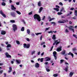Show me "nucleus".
Masks as SVG:
<instances>
[{
	"label": "nucleus",
	"mask_w": 77,
	"mask_h": 77,
	"mask_svg": "<svg viewBox=\"0 0 77 77\" xmlns=\"http://www.w3.org/2000/svg\"><path fill=\"white\" fill-rule=\"evenodd\" d=\"M35 67H36V68H39V64L38 63H35Z\"/></svg>",
	"instance_id": "nucleus-16"
},
{
	"label": "nucleus",
	"mask_w": 77,
	"mask_h": 77,
	"mask_svg": "<svg viewBox=\"0 0 77 77\" xmlns=\"http://www.w3.org/2000/svg\"><path fill=\"white\" fill-rule=\"evenodd\" d=\"M43 59H44V58H42L40 59V62H43Z\"/></svg>",
	"instance_id": "nucleus-43"
},
{
	"label": "nucleus",
	"mask_w": 77,
	"mask_h": 77,
	"mask_svg": "<svg viewBox=\"0 0 77 77\" xmlns=\"http://www.w3.org/2000/svg\"><path fill=\"white\" fill-rule=\"evenodd\" d=\"M5 55L6 56V57H7L8 58H11V56L9 55V54L8 52L6 53Z\"/></svg>",
	"instance_id": "nucleus-6"
},
{
	"label": "nucleus",
	"mask_w": 77,
	"mask_h": 77,
	"mask_svg": "<svg viewBox=\"0 0 77 77\" xmlns=\"http://www.w3.org/2000/svg\"><path fill=\"white\" fill-rule=\"evenodd\" d=\"M9 70L8 71V72L9 73L11 72H12V67H9Z\"/></svg>",
	"instance_id": "nucleus-17"
},
{
	"label": "nucleus",
	"mask_w": 77,
	"mask_h": 77,
	"mask_svg": "<svg viewBox=\"0 0 77 77\" xmlns=\"http://www.w3.org/2000/svg\"><path fill=\"white\" fill-rule=\"evenodd\" d=\"M66 21L65 20H63V21H58V23H66Z\"/></svg>",
	"instance_id": "nucleus-10"
},
{
	"label": "nucleus",
	"mask_w": 77,
	"mask_h": 77,
	"mask_svg": "<svg viewBox=\"0 0 77 77\" xmlns=\"http://www.w3.org/2000/svg\"><path fill=\"white\" fill-rule=\"evenodd\" d=\"M42 9H43V7H41L39 9V10L38 11V13H41V12H42Z\"/></svg>",
	"instance_id": "nucleus-13"
},
{
	"label": "nucleus",
	"mask_w": 77,
	"mask_h": 77,
	"mask_svg": "<svg viewBox=\"0 0 77 77\" xmlns=\"http://www.w3.org/2000/svg\"><path fill=\"white\" fill-rule=\"evenodd\" d=\"M65 64L66 65H69V63H67L66 62H65Z\"/></svg>",
	"instance_id": "nucleus-52"
},
{
	"label": "nucleus",
	"mask_w": 77,
	"mask_h": 77,
	"mask_svg": "<svg viewBox=\"0 0 77 77\" xmlns=\"http://www.w3.org/2000/svg\"><path fill=\"white\" fill-rule=\"evenodd\" d=\"M54 77H57V76H58V74H54L53 75Z\"/></svg>",
	"instance_id": "nucleus-37"
},
{
	"label": "nucleus",
	"mask_w": 77,
	"mask_h": 77,
	"mask_svg": "<svg viewBox=\"0 0 77 77\" xmlns=\"http://www.w3.org/2000/svg\"><path fill=\"white\" fill-rule=\"evenodd\" d=\"M2 6H6V3L5 2H2Z\"/></svg>",
	"instance_id": "nucleus-30"
},
{
	"label": "nucleus",
	"mask_w": 77,
	"mask_h": 77,
	"mask_svg": "<svg viewBox=\"0 0 77 77\" xmlns=\"http://www.w3.org/2000/svg\"><path fill=\"white\" fill-rule=\"evenodd\" d=\"M3 72V70H1V71H0V73L1 74H2V73Z\"/></svg>",
	"instance_id": "nucleus-61"
},
{
	"label": "nucleus",
	"mask_w": 77,
	"mask_h": 77,
	"mask_svg": "<svg viewBox=\"0 0 77 77\" xmlns=\"http://www.w3.org/2000/svg\"><path fill=\"white\" fill-rule=\"evenodd\" d=\"M43 44H45V42L41 43V45H42Z\"/></svg>",
	"instance_id": "nucleus-47"
},
{
	"label": "nucleus",
	"mask_w": 77,
	"mask_h": 77,
	"mask_svg": "<svg viewBox=\"0 0 77 77\" xmlns=\"http://www.w3.org/2000/svg\"><path fill=\"white\" fill-rule=\"evenodd\" d=\"M42 35L40 38V39L41 41H42Z\"/></svg>",
	"instance_id": "nucleus-55"
},
{
	"label": "nucleus",
	"mask_w": 77,
	"mask_h": 77,
	"mask_svg": "<svg viewBox=\"0 0 77 77\" xmlns=\"http://www.w3.org/2000/svg\"><path fill=\"white\" fill-rule=\"evenodd\" d=\"M12 27L14 32H15L16 30H17V25L15 24H13Z\"/></svg>",
	"instance_id": "nucleus-4"
},
{
	"label": "nucleus",
	"mask_w": 77,
	"mask_h": 77,
	"mask_svg": "<svg viewBox=\"0 0 77 77\" xmlns=\"http://www.w3.org/2000/svg\"><path fill=\"white\" fill-rule=\"evenodd\" d=\"M11 23H15V20H11L10 21Z\"/></svg>",
	"instance_id": "nucleus-39"
},
{
	"label": "nucleus",
	"mask_w": 77,
	"mask_h": 77,
	"mask_svg": "<svg viewBox=\"0 0 77 77\" xmlns=\"http://www.w3.org/2000/svg\"><path fill=\"white\" fill-rule=\"evenodd\" d=\"M57 14L58 15H62V14H63V13H62L61 12H58L57 13Z\"/></svg>",
	"instance_id": "nucleus-32"
},
{
	"label": "nucleus",
	"mask_w": 77,
	"mask_h": 77,
	"mask_svg": "<svg viewBox=\"0 0 77 77\" xmlns=\"http://www.w3.org/2000/svg\"><path fill=\"white\" fill-rule=\"evenodd\" d=\"M48 33H53V32H52V31H50L48 32Z\"/></svg>",
	"instance_id": "nucleus-51"
},
{
	"label": "nucleus",
	"mask_w": 77,
	"mask_h": 77,
	"mask_svg": "<svg viewBox=\"0 0 77 77\" xmlns=\"http://www.w3.org/2000/svg\"><path fill=\"white\" fill-rule=\"evenodd\" d=\"M74 74V72H71L69 74V77H72V76Z\"/></svg>",
	"instance_id": "nucleus-15"
},
{
	"label": "nucleus",
	"mask_w": 77,
	"mask_h": 77,
	"mask_svg": "<svg viewBox=\"0 0 77 77\" xmlns=\"http://www.w3.org/2000/svg\"><path fill=\"white\" fill-rule=\"evenodd\" d=\"M33 14V12H32V11H31L30 12H29V15H32V14Z\"/></svg>",
	"instance_id": "nucleus-45"
},
{
	"label": "nucleus",
	"mask_w": 77,
	"mask_h": 77,
	"mask_svg": "<svg viewBox=\"0 0 77 77\" xmlns=\"http://www.w3.org/2000/svg\"><path fill=\"white\" fill-rule=\"evenodd\" d=\"M38 5L39 7L41 6V1L39 2L38 3Z\"/></svg>",
	"instance_id": "nucleus-19"
},
{
	"label": "nucleus",
	"mask_w": 77,
	"mask_h": 77,
	"mask_svg": "<svg viewBox=\"0 0 77 77\" xmlns=\"http://www.w3.org/2000/svg\"><path fill=\"white\" fill-rule=\"evenodd\" d=\"M40 53H41V52L40 51H39L38 53V55H40Z\"/></svg>",
	"instance_id": "nucleus-62"
},
{
	"label": "nucleus",
	"mask_w": 77,
	"mask_h": 77,
	"mask_svg": "<svg viewBox=\"0 0 77 77\" xmlns=\"http://www.w3.org/2000/svg\"><path fill=\"white\" fill-rule=\"evenodd\" d=\"M17 5H20V2H16Z\"/></svg>",
	"instance_id": "nucleus-59"
},
{
	"label": "nucleus",
	"mask_w": 77,
	"mask_h": 77,
	"mask_svg": "<svg viewBox=\"0 0 77 77\" xmlns=\"http://www.w3.org/2000/svg\"><path fill=\"white\" fill-rule=\"evenodd\" d=\"M10 15L11 16L13 17H16V15L15 12H12L10 13Z\"/></svg>",
	"instance_id": "nucleus-5"
},
{
	"label": "nucleus",
	"mask_w": 77,
	"mask_h": 77,
	"mask_svg": "<svg viewBox=\"0 0 77 77\" xmlns=\"http://www.w3.org/2000/svg\"><path fill=\"white\" fill-rule=\"evenodd\" d=\"M54 10H56V11H57V12H58L59 11V9L58 8H54Z\"/></svg>",
	"instance_id": "nucleus-23"
},
{
	"label": "nucleus",
	"mask_w": 77,
	"mask_h": 77,
	"mask_svg": "<svg viewBox=\"0 0 77 77\" xmlns=\"http://www.w3.org/2000/svg\"><path fill=\"white\" fill-rule=\"evenodd\" d=\"M30 44H26L25 43L23 44V47L24 48H30Z\"/></svg>",
	"instance_id": "nucleus-3"
},
{
	"label": "nucleus",
	"mask_w": 77,
	"mask_h": 77,
	"mask_svg": "<svg viewBox=\"0 0 77 77\" xmlns=\"http://www.w3.org/2000/svg\"><path fill=\"white\" fill-rule=\"evenodd\" d=\"M68 55H71L72 56V57L73 58L74 57V54L72 53H71V52H69V53L68 54Z\"/></svg>",
	"instance_id": "nucleus-11"
},
{
	"label": "nucleus",
	"mask_w": 77,
	"mask_h": 77,
	"mask_svg": "<svg viewBox=\"0 0 77 77\" xmlns=\"http://www.w3.org/2000/svg\"><path fill=\"white\" fill-rule=\"evenodd\" d=\"M9 47H11V45L9 44L7 45V48H9Z\"/></svg>",
	"instance_id": "nucleus-28"
},
{
	"label": "nucleus",
	"mask_w": 77,
	"mask_h": 77,
	"mask_svg": "<svg viewBox=\"0 0 77 77\" xmlns=\"http://www.w3.org/2000/svg\"><path fill=\"white\" fill-rule=\"evenodd\" d=\"M72 51L74 52H75V51H77V48H76L75 47L72 48Z\"/></svg>",
	"instance_id": "nucleus-20"
},
{
	"label": "nucleus",
	"mask_w": 77,
	"mask_h": 77,
	"mask_svg": "<svg viewBox=\"0 0 77 77\" xmlns=\"http://www.w3.org/2000/svg\"><path fill=\"white\" fill-rule=\"evenodd\" d=\"M65 32L66 33H68V32H69V31H68V29H66Z\"/></svg>",
	"instance_id": "nucleus-54"
},
{
	"label": "nucleus",
	"mask_w": 77,
	"mask_h": 77,
	"mask_svg": "<svg viewBox=\"0 0 77 77\" xmlns=\"http://www.w3.org/2000/svg\"><path fill=\"white\" fill-rule=\"evenodd\" d=\"M52 32H54V33H57V31H52Z\"/></svg>",
	"instance_id": "nucleus-58"
},
{
	"label": "nucleus",
	"mask_w": 77,
	"mask_h": 77,
	"mask_svg": "<svg viewBox=\"0 0 77 77\" xmlns=\"http://www.w3.org/2000/svg\"><path fill=\"white\" fill-rule=\"evenodd\" d=\"M45 59H46L45 61H49L51 60V58L49 57H45Z\"/></svg>",
	"instance_id": "nucleus-8"
},
{
	"label": "nucleus",
	"mask_w": 77,
	"mask_h": 77,
	"mask_svg": "<svg viewBox=\"0 0 77 77\" xmlns=\"http://www.w3.org/2000/svg\"><path fill=\"white\" fill-rule=\"evenodd\" d=\"M51 23L53 24V26H55L56 25V23L54 22H52Z\"/></svg>",
	"instance_id": "nucleus-35"
},
{
	"label": "nucleus",
	"mask_w": 77,
	"mask_h": 77,
	"mask_svg": "<svg viewBox=\"0 0 77 77\" xmlns=\"http://www.w3.org/2000/svg\"><path fill=\"white\" fill-rule=\"evenodd\" d=\"M53 48V46H52V47L51 48V49L50 50V51H52V50Z\"/></svg>",
	"instance_id": "nucleus-46"
},
{
	"label": "nucleus",
	"mask_w": 77,
	"mask_h": 77,
	"mask_svg": "<svg viewBox=\"0 0 77 77\" xmlns=\"http://www.w3.org/2000/svg\"><path fill=\"white\" fill-rule=\"evenodd\" d=\"M54 59L55 60H56V59H57V57H56V55H54Z\"/></svg>",
	"instance_id": "nucleus-49"
},
{
	"label": "nucleus",
	"mask_w": 77,
	"mask_h": 77,
	"mask_svg": "<svg viewBox=\"0 0 77 77\" xmlns=\"http://www.w3.org/2000/svg\"><path fill=\"white\" fill-rule=\"evenodd\" d=\"M47 72H49V71H50V69H48L46 68V69Z\"/></svg>",
	"instance_id": "nucleus-42"
},
{
	"label": "nucleus",
	"mask_w": 77,
	"mask_h": 77,
	"mask_svg": "<svg viewBox=\"0 0 77 77\" xmlns=\"http://www.w3.org/2000/svg\"><path fill=\"white\" fill-rule=\"evenodd\" d=\"M26 41H28L29 42V41H30V39H29V38H26Z\"/></svg>",
	"instance_id": "nucleus-53"
},
{
	"label": "nucleus",
	"mask_w": 77,
	"mask_h": 77,
	"mask_svg": "<svg viewBox=\"0 0 77 77\" xmlns=\"http://www.w3.org/2000/svg\"><path fill=\"white\" fill-rule=\"evenodd\" d=\"M35 51H33L31 53V54L32 55H33V54H35Z\"/></svg>",
	"instance_id": "nucleus-44"
},
{
	"label": "nucleus",
	"mask_w": 77,
	"mask_h": 77,
	"mask_svg": "<svg viewBox=\"0 0 77 77\" xmlns=\"http://www.w3.org/2000/svg\"><path fill=\"white\" fill-rule=\"evenodd\" d=\"M54 20V18H50V20H49V22L51 21L52 20Z\"/></svg>",
	"instance_id": "nucleus-40"
},
{
	"label": "nucleus",
	"mask_w": 77,
	"mask_h": 77,
	"mask_svg": "<svg viewBox=\"0 0 77 77\" xmlns=\"http://www.w3.org/2000/svg\"><path fill=\"white\" fill-rule=\"evenodd\" d=\"M16 42L17 44H18V45H20V42L18 40H16Z\"/></svg>",
	"instance_id": "nucleus-29"
},
{
	"label": "nucleus",
	"mask_w": 77,
	"mask_h": 77,
	"mask_svg": "<svg viewBox=\"0 0 77 77\" xmlns=\"http://www.w3.org/2000/svg\"><path fill=\"white\" fill-rule=\"evenodd\" d=\"M21 30L22 32H23V31H24V27H22V28L21 29Z\"/></svg>",
	"instance_id": "nucleus-31"
},
{
	"label": "nucleus",
	"mask_w": 77,
	"mask_h": 77,
	"mask_svg": "<svg viewBox=\"0 0 77 77\" xmlns=\"http://www.w3.org/2000/svg\"><path fill=\"white\" fill-rule=\"evenodd\" d=\"M16 61L17 63H18V64H20V63H21V60H16Z\"/></svg>",
	"instance_id": "nucleus-21"
},
{
	"label": "nucleus",
	"mask_w": 77,
	"mask_h": 77,
	"mask_svg": "<svg viewBox=\"0 0 77 77\" xmlns=\"http://www.w3.org/2000/svg\"><path fill=\"white\" fill-rule=\"evenodd\" d=\"M56 7H57V8H60V7L58 5H56Z\"/></svg>",
	"instance_id": "nucleus-63"
},
{
	"label": "nucleus",
	"mask_w": 77,
	"mask_h": 77,
	"mask_svg": "<svg viewBox=\"0 0 77 77\" xmlns=\"http://www.w3.org/2000/svg\"><path fill=\"white\" fill-rule=\"evenodd\" d=\"M16 12H17V14H18L19 15H21V12L18 11H16Z\"/></svg>",
	"instance_id": "nucleus-25"
},
{
	"label": "nucleus",
	"mask_w": 77,
	"mask_h": 77,
	"mask_svg": "<svg viewBox=\"0 0 77 77\" xmlns=\"http://www.w3.org/2000/svg\"><path fill=\"white\" fill-rule=\"evenodd\" d=\"M57 51H62V48L60 47L57 48Z\"/></svg>",
	"instance_id": "nucleus-18"
},
{
	"label": "nucleus",
	"mask_w": 77,
	"mask_h": 77,
	"mask_svg": "<svg viewBox=\"0 0 77 77\" xmlns=\"http://www.w3.org/2000/svg\"><path fill=\"white\" fill-rule=\"evenodd\" d=\"M64 62V60H61L60 62V63H62V62Z\"/></svg>",
	"instance_id": "nucleus-36"
},
{
	"label": "nucleus",
	"mask_w": 77,
	"mask_h": 77,
	"mask_svg": "<svg viewBox=\"0 0 77 77\" xmlns=\"http://www.w3.org/2000/svg\"><path fill=\"white\" fill-rule=\"evenodd\" d=\"M74 8H70V10L71 11H73L74 10Z\"/></svg>",
	"instance_id": "nucleus-60"
},
{
	"label": "nucleus",
	"mask_w": 77,
	"mask_h": 77,
	"mask_svg": "<svg viewBox=\"0 0 77 77\" xmlns=\"http://www.w3.org/2000/svg\"><path fill=\"white\" fill-rule=\"evenodd\" d=\"M0 14H1V15H2L3 17H4V18H6V15H5V14H3V12L2 11V10L0 11Z\"/></svg>",
	"instance_id": "nucleus-7"
},
{
	"label": "nucleus",
	"mask_w": 77,
	"mask_h": 77,
	"mask_svg": "<svg viewBox=\"0 0 77 77\" xmlns=\"http://www.w3.org/2000/svg\"><path fill=\"white\" fill-rule=\"evenodd\" d=\"M56 38V35H53V36L52 37L53 39V40H55Z\"/></svg>",
	"instance_id": "nucleus-22"
},
{
	"label": "nucleus",
	"mask_w": 77,
	"mask_h": 77,
	"mask_svg": "<svg viewBox=\"0 0 77 77\" xmlns=\"http://www.w3.org/2000/svg\"><path fill=\"white\" fill-rule=\"evenodd\" d=\"M66 27H67V28H69V30H71V31H72L73 33H74V29L72 28H74V26H69V27H68V26H66Z\"/></svg>",
	"instance_id": "nucleus-2"
},
{
	"label": "nucleus",
	"mask_w": 77,
	"mask_h": 77,
	"mask_svg": "<svg viewBox=\"0 0 77 77\" xmlns=\"http://www.w3.org/2000/svg\"><path fill=\"white\" fill-rule=\"evenodd\" d=\"M65 53H66V51L65 50H63V51L61 52V54L62 55H64L65 54Z\"/></svg>",
	"instance_id": "nucleus-14"
},
{
	"label": "nucleus",
	"mask_w": 77,
	"mask_h": 77,
	"mask_svg": "<svg viewBox=\"0 0 77 77\" xmlns=\"http://www.w3.org/2000/svg\"><path fill=\"white\" fill-rule=\"evenodd\" d=\"M48 63V62H46L44 63V64H45V65H47Z\"/></svg>",
	"instance_id": "nucleus-56"
},
{
	"label": "nucleus",
	"mask_w": 77,
	"mask_h": 77,
	"mask_svg": "<svg viewBox=\"0 0 77 77\" xmlns=\"http://www.w3.org/2000/svg\"><path fill=\"white\" fill-rule=\"evenodd\" d=\"M57 41H58V40H55V42L53 44V45H55V44H56V42H57Z\"/></svg>",
	"instance_id": "nucleus-33"
},
{
	"label": "nucleus",
	"mask_w": 77,
	"mask_h": 77,
	"mask_svg": "<svg viewBox=\"0 0 77 77\" xmlns=\"http://www.w3.org/2000/svg\"><path fill=\"white\" fill-rule=\"evenodd\" d=\"M63 8H64L63 7L60 10V12H62V11H63Z\"/></svg>",
	"instance_id": "nucleus-48"
},
{
	"label": "nucleus",
	"mask_w": 77,
	"mask_h": 77,
	"mask_svg": "<svg viewBox=\"0 0 77 77\" xmlns=\"http://www.w3.org/2000/svg\"><path fill=\"white\" fill-rule=\"evenodd\" d=\"M0 51H2V49L1 47H0Z\"/></svg>",
	"instance_id": "nucleus-64"
},
{
	"label": "nucleus",
	"mask_w": 77,
	"mask_h": 77,
	"mask_svg": "<svg viewBox=\"0 0 77 77\" xmlns=\"http://www.w3.org/2000/svg\"><path fill=\"white\" fill-rule=\"evenodd\" d=\"M11 10H15V9H16L17 8L15 7L14 5H11Z\"/></svg>",
	"instance_id": "nucleus-9"
},
{
	"label": "nucleus",
	"mask_w": 77,
	"mask_h": 77,
	"mask_svg": "<svg viewBox=\"0 0 77 77\" xmlns=\"http://www.w3.org/2000/svg\"><path fill=\"white\" fill-rule=\"evenodd\" d=\"M73 36H74V37H75L76 38H77V35H76L75 34H73Z\"/></svg>",
	"instance_id": "nucleus-41"
},
{
	"label": "nucleus",
	"mask_w": 77,
	"mask_h": 77,
	"mask_svg": "<svg viewBox=\"0 0 77 77\" xmlns=\"http://www.w3.org/2000/svg\"><path fill=\"white\" fill-rule=\"evenodd\" d=\"M53 54L54 56H56L57 54V52L56 51H54L53 52Z\"/></svg>",
	"instance_id": "nucleus-24"
},
{
	"label": "nucleus",
	"mask_w": 77,
	"mask_h": 77,
	"mask_svg": "<svg viewBox=\"0 0 77 77\" xmlns=\"http://www.w3.org/2000/svg\"><path fill=\"white\" fill-rule=\"evenodd\" d=\"M45 18V16H44V17H43V18H42V20H44Z\"/></svg>",
	"instance_id": "nucleus-57"
},
{
	"label": "nucleus",
	"mask_w": 77,
	"mask_h": 77,
	"mask_svg": "<svg viewBox=\"0 0 77 77\" xmlns=\"http://www.w3.org/2000/svg\"><path fill=\"white\" fill-rule=\"evenodd\" d=\"M27 32L28 34H29L30 33V30L28 29L27 30Z\"/></svg>",
	"instance_id": "nucleus-34"
},
{
	"label": "nucleus",
	"mask_w": 77,
	"mask_h": 77,
	"mask_svg": "<svg viewBox=\"0 0 77 77\" xmlns=\"http://www.w3.org/2000/svg\"><path fill=\"white\" fill-rule=\"evenodd\" d=\"M41 34H42V32H39V33H35V34L37 36H38V35H41Z\"/></svg>",
	"instance_id": "nucleus-26"
},
{
	"label": "nucleus",
	"mask_w": 77,
	"mask_h": 77,
	"mask_svg": "<svg viewBox=\"0 0 77 77\" xmlns=\"http://www.w3.org/2000/svg\"><path fill=\"white\" fill-rule=\"evenodd\" d=\"M59 5H60L61 6H63V4L61 2H60Z\"/></svg>",
	"instance_id": "nucleus-50"
},
{
	"label": "nucleus",
	"mask_w": 77,
	"mask_h": 77,
	"mask_svg": "<svg viewBox=\"0 0 77 77\" xmlns=\"http://www.w3.org/2000/svg\"><path fill=\"white\" fill-rule=\"evenodd\" d=\"M67 67H66L65 69V70L66 72H67L68 71V66H66Z\"/></svg>",
	"instance_id": "nucleus-27"
},
{
	"label": "nucleus",
	"mask_w": 77,
	"mask_h": 77,
	"mask_svg": "<svg viewBox=\"0 0 77 77\" xmlns=\"http://www.w3.org/2000/svg\"><path fill=\"white\" fill-rule=\"evenodd\" d=\"M6 33V31L2 30V31L1 34L2 35H5Z\"/></svg>",
	"instance_id": "nucleus-12"
},
{
	"label": "nucleus",
	"mask_w": 77,
	"mask_h": 77,
	"mask_svg": "<svg viewBox=\"0 0 77 77\" xmlns=\"http://www.w3.org/2000/svg\"><path fill=\"white\" fill-rule=\"evenodd\" d=\"M33 18L34 19V20H37L39 22L41 21V17H40L39 15L35 14L34 15Z\"/></svg>",
	"instance_id": "nucleus-1"
},
{
	"label": "nucleus",
	"mask_w": 77,
	"mask_h": 77,
	"mask_svg": "<svg viewBox=\"0 0 77 77\" xmlns=\"http://www.w3.org/2000/svg\"><path fill=\"white\" fill-rule=\"evenodd\" d=\"M60 43V42L57 41V42L55 44L56 46V45H57L58 44H59Z\"/></svg>",
	"instance_id": "nucleus-38"
}]
</instances>
